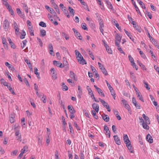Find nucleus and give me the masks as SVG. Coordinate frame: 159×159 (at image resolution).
I'll list each match as a JSON object with an SVG mask.
<instances>
[{
    "instance_id": "f257e3e1",
    "label": "nucleus",
    "mask_w": 159,
    "mask_h": 159,
    "mask_svg": "<svg viewBox=\"0 0 159 159\" xmlns=\"http://www.w3.org/2000/svg\"><path fill=\"white\" fill-rule=\"evenodd\" d=\"M20 126L18 124H13L12 129L14 130L15 132L16 139L18 141L21 142L22 140L21 135L20 132Z\"/></svg>"
},
{
    "instance_id": "f03ea898",
    "label": "nucleus",
    "mask_w": 159,
    "mask_h": 159,
    "mask_svg": "<svg viewBox=\"0 0 159 159\" xmlns=\"http://www.w3.org/2000/svg\"><path fill=\"white\" fill-rule=\"evenodd\" d=\"M75 55L77 60L80 64H82L83 65L86 64L85 60L84 59L81 54L80 53L79 51L77 50L75 51Z\"/></svg>"
},
{
    "instance_id": "7ed1b4c3",
    "label": "nucleus",
    "mask_w": 159,
    "mask_h": 159,
    "mask_svg": "<svg viewBox=\"0 0 159 159\" xmlns=\"http://www.w3.org/2000/svg\"><path fill=\"white\" fill-rule=\"evenodd\" d=\"M12 25L15 30V32L16 35L17 36H18L20 34V32L17 24L15 21H14Z\"/></svg>"
},
{
    "instance_id": "20e7f679",
    "label": "nucleus",
    "mask_w": 159,
    "mask_h": 159,
    "mask_svg": "<svg viewBox=\"0 0 159 159\" xmlns=\"http://www.w3.org/2000/svg\"><path fill=\"white\" fill-rule=\"evenodd\" d=\"M98 66L100 69L101 70L102 72L105 75H107L108 73L106 69L104 67L103 65L100 62H98Z\"/></svg>"
},
{
    "instance_id": "39448f33",
    "label": "nucleus",
    "mask_w": 159,
    "mask_h": 159,
    "mask_svg": "<svg viewBox=\"0 0 159 159\" xmlns=\"http://www.w3.org/2000/svg\"><path fill=\"white\" fill-rule=\"evenodd\" d=\"M45 7L46 9L54 16H56L57 14L53 9L47 5H46Z\"/></svg>"
},
{
    "instance_id": "423d86ee",
    "label": "nucleus",
    "mask_w": 159,
    "mask_h": 159,
    "mask_svg": "<svg viewBox=\"0 0 159 159\" xmlns=\"http://www.w3.org/2000/svg\"><path fill=\"white\" fill-rule=\"evenodd\" d=\"M3 27L5 30H7L9 27V21L5 20L3 23Z\"/></svg>"
},
{
    "instance_id": "0eeeda50",
    "label": "nucleus",
    "mask_w": 159,
    "mask_h": 159,
    "mask_svg": "<svg viewBox=\"0 0 159 159\" xmlns=\"http://www.w3.org/2000/svg\"><path fill=\"white\" fill-rule=\"evenodd\" d=\"M104 128L105 134L107 136H108V137L110 138V132L108 126L106 125H105L104 126Z\"/></svg>"
},
{
    "instance_id": "6e6552de",
    "label": "nucleus",
    "mask_w": 159,
    "mask_h": 159,
    "mask_svg": "<svg viewBox=\"0 0 159 159\" xmlns=\"http://www.w3.org/2000/svg\"><path fill=\"white\" fill-rule=\"evenodd\" d=\"M94 87L96 89V90L98 92V93L101 96L103 97H105V95L102 90L100 89L99 88H98L97 86L95 85H94Z\"/></svg>"
},
{
    "instance_id": "1a4fd4ad",
    "label": "nucleus",
    "mask_w": 159,
    "mask_h": 159,
    "mask_svg": "<svg viewBox=\"0 0 159 159\" xmlns=\"http://www.w3.org/2000/svg\"><path fill=\"white\" fill-rule=\"evenodd\" d=\"M16 11L18 15L21 18H24L25 16L24 14L21 11L19 8H17Z\"/></svg>"
},
{
    "instance_id": "9d476101",
    "label": "nucleus",
    "mask_w": 159,
    "mask_h": 159,
    "mask_svg": "<svg viewBox=\"0 0 159 159\" xmlns=\"http://www.w3.org/2000/svg\"><path fill=\"white\" fill-rule=\"evenodd\" d=\"M53 63L54 65L56 66L57 67L61 68H63V66H62V64L59 61H53Z\"/></svg>"
},
{
    "instance_id": "9b49d317",
    "label": "nucleus",
    "mask_w": 159,
    "mask_h": 159,
    "mask_svg": "<svg viewBox=\"0 0 159 159\" xmlns=\"http://www.w3.org/2000/svg\"><path fill=\"white\" fill-rule=\"evenodd\" d=\"M113 138L115 143L118 145H120L121 142L118 136L117 135H114L113 136Z\"/></svg>"
},
{
    "instance_id": "f8f14e48",
    "label": "nucleus",
    "mask_w": 159,
    "mask_h": 159,
    "mask_svg": "<svg viewBox=\"0 0 159 159\" xmlns=\"http://www.w3.org/2000/svg\"><path fill=\"white\" fill-rule=\"evenodd\" d=\"M99 25H100V27H99L100 30L101 31V32L102 33V34L103 35L104 34L103 28L104 27V25L103 23V22H102V21H101L99 22Z\"/></svg>"
},
{
    "instance_id": "ddd939ff",
    "label": "nucleus",
    "mask_w": 159,
    "mask_h": 159,
    "mask_svg": "<svg viewBox=\"0 0 159 159\" xmlns=\"http://www.w3.org/2000/svg\"><path fill=\"white\" fill-rule=\"evenodd\" d=\"M87 90L88 91L89 94V95H90L91 96V98H92V99H95V97L93 93L92 92V90L90 88H89V86H87Z\"/></svg>"
},
{
    "instance_id": "4468645a",
    "label": "nucleus",
    "mask_w": 159,
    "mask_h": 159,
    "mask_svg": "<svg viewBox=\"0 0 159 159\" xmlns=\"http://www.w3.org/2000/svg\"><path fill=\"white\" fill-rule=\"evenodd\" d=\"M124 31L125 34L127 35V36L129 37V38H130V39L134 42V39L133 37V36L131 35L130 33L128 32V31H126L125 29L124 30Z\"/></svg>"
},
{
    "instance_id": "2eb2a0df",
    "label": "nucleus",
    "mask_w": 159,
    "mask_h": 159,
    "mask_svg": "<svg viewBox=\"0 0 159 159\" xmlns=\"http://www.w3.org/2000/svg\"><path fill=\"white\" fill-rule=\"evenodd\" d=\"M104 46L105 48H106V50L107 51V52L109 54H112V52L111 49L109 48V47L107 45V44L105 43L104 42Z\"/></svg>"
},
{
    "instance_id": "dca6fc26",
    "label": "nucleus",
    "mask_w": 159,
    "mask_h": 159,
    "mask_svg": "<svg viewBox=\"0 0 159 159\" xmlns=\"http://www.w3.org/2000/svg\"><path fill=\"white\" fill-rule=\"evenodd\" d=\"M67 107L70 114H74L75 112V110L72 106L70 105H68Z\"/></svg>"
},
{
    "instance_id": "f3484780",
    "label": "nucleus",
    "mask_w": 159,
    "mask_h": 159,
    "mask_svg": "<svg viewBox=\"0 0 159 159\" xmlns=\"http://www.w3.org/2000/svg\"><path fill=\"white\" fill-rule=\"evenodd\" d=\"M123 139L125 143L126 144L130 143V141L129 140L128 136L127 134L124 135Z\"/></svg>"
},
{
    "instance_id": "a211bd4d",
    "label": "nucleus",
    "mask_w": 159,
    "mask_h": 159,
    "mask_svg": "<svg viewBox=\"0 0 159 159\" xmlns=\"http://www.w3.org/2000/svg\"><path fill=\"white\" fill-rule=\"evenodd\" d=\"M146 139L150 143H152L153 142V140L152 137L149 134L147 135Z\"/></svg>"
},
{
    "instance_id": "6ab92c4d",
    "label": "nucleus",
    "mask_w": 159,
    "mask_h": 159,
    "mask_svg": "<svg viewBox=\"0 0 159 159\" xmlns=\"http://www.w3.org/2000/svg\"><path fill=\"white\" fill-rule=\"evenodd\" d=\"M92 107L95 110V111L98 112L99 111V106L98 105L95 103H94L92 105Z\"/></svg>"
},
{
    "instance_id": "aec40b11",
    "label": "nucleus",
    "mask_w": 159,
    "mask_h": 159,
    "mask_svg": "<svg viewBox=\"0 0 159 159\" xmlns=\"http://www.w3.org/2000/svg\"><path fill=\"white\" fill-rule=\"evenodd\" d=\"M102 119L106 122H108L109 120V117L107 115H106L105 114H103L102 115Z\"/></svg>"
},
{
    "instance_id": "412c9836",
    "label": "nucleus",
    "mask_w": 159,
    "mask_h": 159,
    "mask_svg": "<svg viewBox=\"0 0 159 159\" xmlns=\"http://www.w3.org/2000/svg\"><path fill=\"white\" fill-rule=\"evenodd\" d=\"M3 4L8 9L9 11L10 12V7L9 5L7 2V0H2Z\"/></svg>"
},
{
    "instance_id": "4be33fe9",
    "label": "nucleus",
    "mask_w": 159,
    "mask_h": 159,
    "mask_svg": "<svg viewBox=\"0 0 159 159\" xmlns=\"http://www.w3.org/2000/svg\"><path fill=\"white\" fill-rule=\"evenodd\" d=\"M132 2L133 4L134 5L136 11L138 13H139V14H141V12L140 11V10H139L138 7L136 5L135 2H134V1L133 0H132Z\"/></svg>"
},
{
    "instance_id": "5701e85b",
    "label": "nucleus",
    "mask_w": 159,
    "mask_h": 159,
    "mask_svg": "<svg viewBox=\"0 0 159 159\" xmlns=\"http://www.w3.org/2000/svg\"><path fill=\"white\" fill-rule=\"evenodd\" d=\"M25 61L27 64L28 66L30 69L32 70L33 69L32 66L30 62V61L28 59H25Z\"/></svg>"
},
{
    "instance_id": "b1692460",
    "label": "nucleus",
    "mask_w": 159,
    "mask_h": 159,
    "mask_svg": "<svg viewBox=\"0 0 159 159\" xmlns=\"http://www.w3.org/2000/svg\"><path fill=\"white\" fill-rule=\"evenodd\" d=\"M50 71L52 73V77L55 79H56L57 78L56 76L57 74L56 72H55V71L54 69L53 68H52L50 70Z\"/></svg>"
},
{
    "instance_id": "393cba45",
    "label": "nucleus",
    "mask_w": 159,
    "mask_h": 159,
    "mask_svg": "<svg viewBox=\"0 0 159 159\" xmlns=\"http://www.w3.org/2000/svg\"><path fill=\"white\" fill-rule=\"evenodd\" d=\"M126 144V147L128 148V150L130 151V152L131 153H134L130 143H129Z\"/></svg>"
},
{
    "instance_id": "a878e982",
    "label": "nucleus",
    "mask_w": 159,
    "mask_h": 159,
    "mask_svg": "<svg viewBox=\"0 0 159 159\" xmlns=\"http://www.w3.org/2000/svg\"><path fill=\"white\" fill-rule=\"evenodd\" d=\"M99 99L100 102L102 104V105L106 108L107 107V106H109L108 103L107 102H105L104 100L101 99V98H99Z\"/></svg>"
},
{
    "instance_id": "bb28decb",
    "label": "nucleus",
    "mask_w": 159,
    "mask_h": 159,
    "mask_svg": "<svg viewBox=\"0 0 159 159\" xmlns=\"http://www.w3.org/2000/svg\"><path fill=\"white\" fill-rule=\"evenodd\" d=\"M70 76L71 78L75 80H76V79L75 78V75L73 72L71 71H70Z\"/></svg>"
},
{
    "instance_id": "cd10ccee",
    "label": "nucleus",
    "mask_w": 159,
    "mask_h": 159,
    "mask_svg": "<svg viewBox=\"0 0 159 159\" xmlns=\"http://www.w3.org/2000/svg\"><path fill=\"white\" fill-rule=\"evenodd\" d=\"M68 64L66 59L65 57H64L63 58V64L62 66H63V67L65 66H68Z\"/></svg>"
},
{
    "instance_id": "c85d7f7f",
    "label": "nucleus",
    "mask_w": 159,
    "mask_h": 159,
    "mask_svg": "<svg viewBox=\"0 0 159 159\" xmlns=\"http://www.w3.org/2000/svg\"><path fill=\"white\" fill-rule=\"evenodd\" d=\"M28 151V148L27 146H25L21 150V152L23 154L26 152Z\"/></svg>"
},
{
    "instance_id": "c756f323",
    "label": "nucleus",
    "mask_w": 159,
    "mask_h": 159,
    "mask_svg": "<svg viewBox=\"0 0 159 159\" xmlns=\"http://www.w3.org/2000/svg\"><path fill=\"white\" fill-rule=\"evenodd\" d=\"M21 125L23 128H25L26 127V125L25 122V119L24 117L22 118L21 119Z\"/></svg>"
},
{
    "instance_id": "7c9ffc66",
    "label": "nucleus",
    "mask_w": 159,
    "mask_h": 159,
    "mask_svg": "<svg viewBox=\"0 0 159 159\" xmlns=\"http://www.w3.org/2000/svg\"><path fill=\"white\" fill-rule=\"evenodd\" d=\"M138 64L139 65V66L141 67L143 70H146V69L144 66L141 62L137 60V61Z\"/></svg>"
},
{
    "instance_id": "2f4dec72",
    "label": "nucleus",
    "mask_w": 159,
    "mask_h": 159,
    "mask_svg": "<svg viewBox=\"0 0 159 159\" xmlns=\"http://www.w3.org/2000/svg\"><path fill=\"white\" fill-rule=\"evenodd\" d=\"M30 34L31 36H34V30L33 27L28 28Z\"/></svg>"
},
{
    "instance_id": "473e14b6",
    "label": "nucleus",
    "mask_w": 159,
    "mask_h": 159,
    "mask_svg": "<svg viewBox=\"0 0 159 159\" xmlns=\"http://www.w3.org/2000/svg\"><path fill=\"white\" fill-rule=\"evenodd\" d=\"M136 93L137 95V97L139 98V100H141L142 102H144V100L143 99L142 96V95L140 94V93H139V92H138Z\"/></svg>"
},
{
    "instance_id": "72a5a7b5",
    "label": "nucleus",
    "mask_w": 159,
    "mask_h": 159,
    "mask_svg": "<svg viewBox=\"0 0 159 159\" xmlns=\"http://www.w3.org/2000/svg\"><path fill=\"white\" fill-rule=\"evenodd\" d=\"M137 1L143 9H146L145 5L142 1L140 0H137Z\"/></svg>"
},
{
    "instance_id": "f704fd0d",
    "label": "nucleus",
    "mask_w": 159,
    "mask_h": 159,
    "mask_svg": "<svg viewBox=\"0 0 159 159\" xmlns=\"http://www.w3.org/2000/svg\"><path fill=\"white\" fill-rule=\"evenodd\" d=\"M110 91L111 94V95H112L113 98L114 99H115V98H116V94H115L114 90L113 89V88H112L111 89H110Z\"/></svg>"
},
{
    "instance_id": "c9c22d12",
    "label": "nucleus",
    "mask_w": 159,
    "mask_h": 159,
    "mask_svg": "<svg viewBox=\"0 0 159 159\" xmlns=\"http://www.w3.org/2000/svg\"><path fill=\"white\" fill-rule=\"evenodd\" d=\"M68 10L70 11V14L71 15H72L73 16L74 15V13H75V12H74V9L71 7H68Z\"/></svg>"
},
{
    "instance_id": "e433bc0d",
    "label": "nucleus",
    "mask_w": 159,
    "mask_h": 159,
    "mask_svg": "<svg viewBox=\"0 0 159 159\" xmlns=\"http://www.w3.org/2000/svg\"><path fill=\"white\" fill-rule=\"evenodd\" d=\"M21 36H20V38L21 39H23L25 38V36L26 35V33L24 30H22V32H21Z\"/></svg>"
},
{
    "instance_id": "4c0bfd02",
    "label": "nucleus",
    "mask_w": 159,
    "mask_h": 159,
    "mask_svg": "<svg viewBox=\"0 0 159 159\" xmlns=\"http://www.w3.org/2000/svg\"><path fill=\"white\" fill-rule=\"evenodd\" d=\"M15 114H13L11 115V123H12L15 122Z\"/></svg>"
},
{
    "instance_id": "58836bf2",
    "label": "nucleus",
    "mask_w": 159,
    "mask_h": 159,
    "mask_svg": "<svg viewBox=\"0 0 159 159\" xmlns=\"http://www.w3.org/2000/svg\"><path fill=\"white\" fill-rule=\"evenodd\" d=\"M46 35V31L44 30H40V35L41 36L43 37L44 36Z\"/></svg>"
},
{
    "instance_id": "ea45409f",
    "label": "nucleus",
    "mask_w": 159,
    "mask_h": 159,
    "mask_svg": "<svg viewBox=\"0 0 159 159\" xmlns=\"http://www.w3.org/2000/svg\"><path fill=\"white\" fill-rule=\"evenodd\" d=\"M91 113L95 119H98V116L96 115V112L94 110H92Z\"/></svg>"
},
{
    "instance_id": "a19ab883",
    "label": "nucleus",
    "mask_w": 159,
    "mask_h": 159,
    "mask_svg": "<svg viewBox=\"0 0 159 159\" xmlns=\"http://www.w3.org/2000/svg\"><path fill=\"white\" fill-rule=\"evenodd\" d=\"M147 124L146 122L145 123L144 122V123H143V127L144 129H149V127L147 125Z\"/></svg>"
},
{
    "instance_id": "79ce46f5",
    "label": "nucleus",
    "mask_w": 159,
    "mask_h": 159,
    "mask_svg": "<svg viewBox=\"0 0 159 159\" xmlns=\"http://www.w3.org/2000/svg\"><path fill=\"white\" fill-rule=\"evenodd\" d=\"M81 27L83 30H88V29L86 26V25L85 23H82L81 24Z\"/></svg>"
},
{
    "instance_id": "37998d69",
    "label": "nucleus",
    "mask_w": 159,
    "mask_h": 159,
    "mask_svg": "<svg viewBox=\"0 0 159 159\" xmlns=\"http://www.w3.org/2000/svg\"><path fill=\"white\" fill-rule=\"evenodd\" d=\"M121 37L119 34H116V40L119 42H120L121 40Z\"/></svg>"
},
{
    "instance_id": "c03bdc74",
    "label": "nucleus",
    "mask_w": 159,
    "mask_h": 159,
    "mask_svg": "<svg viewBox=\"0 0 159 159\" xmlns=\"http://www.w3.org/2000/svg\"><path fill=\"white\" fill-rule=\"evenodd\" d=\"M106 3L107 5V6L108 7L111 9H113V7L112 6L111 3L109 2V1L107 2Z\"/></svg>"
},
{
    "instance_id": "a18cd8bd",
    "label": "nucleus",
    "mask_w": 159,
    "mask_h": 159,
    "mask_svg": "<svg viewBox=\"0 0 159 159\" xmlns=\"http://www.w3.org/2000/svg\"><path fill=\"white\" fill-rule=\"evenodd\" d=\"M63 11L65 15L68 18L70 17V16L69 15V12L66 9H64V10H63Z\"/></svg>"
},
{
    "instance_id": "49530a36",
    "label": "nucleus",
    "mask_w": 159,
    "mask_h": 159,
    "mask_svg": "<svg viewBox=\"0 0 159 159\" xmlns=\"http://www.w3.org/2000/svg\"><path fill=\"white\" fill-rule=\"evenodd\" d=\"M26 23H27L28 28H29V27L31 28V27H33V26L32 25V24L31 23V22L30 21V20H27Z\"/></svg>"
},
{
    "instance_id": "de8ad7c7",
    "label": "nucleus",
    "mask_w": 159,
    "mask_h": 159,
    "mask_svg": "<svg viewBox=\"0 0 159 159\" xmlns=\"http://www.w3.org/2000/svg\"><path fill=\"white\" fill-rule=\"evenodd\" d=\"M143 84H144V86L147 89L149 90L150 89V88L149 87L148 83L147 82L143 81Z\"/></svg>"
},
{
    "instance_id": "09e8293b",
    "label": "nucleus",
    "mask_w": 159,
    "mask_h": 159,
    "mask_svg": "<svg viewBox=\"0 0 159 159\" xmlns=\"http://www.w3.org/2000/svg\"><path fill=\"white\" fill-rule=\"evenodd\" d=\"M50 2L53 7L54 8L56 7L57 6V5L56 4V3L54 2V0H51Z\"/></svg>"
},
{
    "instance_id": "8fccbe9b",
    "label": "nucleus",
    "mask_w": 159,
    "mask_h": 159,
    "mask_svg": "<svg viewBox=\"0 0 159 159\" xmlns=\"http://www.w3.org/2000/svg\"><path fill=\"white\" fill-rule=\"evenodd\" d=\"M145 120L146 121V122L148 124H150V121L148 116H146V117L144 118Z\"/></svg>"
},
{
    "instance_id": "3c124183",
    "label": "nucleus",
    "mask_w": 159,
    "mask_h": 159,
    "mask_svg": "<svg viewBox=\"0 0 159 159\" xmlns=\"http://www.w3.org/2000/svg\"><path fill=\"white\" fill-rule=\"evenodd\" d=\"M138 137L139 138V142L140 144L141 145L143 144L142 139L141 136L140 135H139Z\"/></svg>"
},
{
    "instance_id": "603ef678",
    "label": "nucleus",
    "mask_w": 159,
    "mask_h": 159,
    "mask_svg": "<svg viewBox=\"0 0 159 159\" xmlns=\"http://www.w3.org/2000/svg\"><path fill=\"white\" fill-rule=\"evenodd\" d=\"M139 53L142 58L144 59H145L146 58V56L145 55L142 51H139Z\"/></svg>"
},
{
    "instance_id": "864d4df0",
    "label": "nucleus",
    "mask_w": 159,
    "mask_h": 159,
    "mask_svg": "<svg viewBox=\"0 0 159 159\" xmlns=\"http://www.w3.org/2000/svg\"><path fill=\"white\" fill-rule=\"evenodd\" d=\"M39 25L42 27H46V24L43 21H41L39 24Z\"/></svg>"
},
{
    "instance_id": "5fc2aeb1",
    "label": "nucleus",
    "mask_w": 159,
    "mask_h": 159,
    "mask_svg": "<svg viewBox=\"0 0 159 159\" xmlns=\"http://www.w3.org/2000/svg\"><path fill=\"white\" fill-rule=\"evenodd\" d=\"M55 159H59V153L58 151L56 150L55 152Z\"/></svg>"
},
{
    "instance_id": "6e6d98bb",
    "label": "nucleus",
    "mask_w": 159,
    "mask_h": 159,
    "mask_svg": "<svg viewBox=\"0 0 159 159\" xmlns=\"http://www.w3.org/2000/svg\"><path fill=\"white\" fill-rule=\"evenodd\" d=\"M62 34L64 36L66 40H68L69 39V37L65 33H62Z\"/></svg>"
},
{
    "instance_id": "4d7b16f0",
    "label": "nucleus",
    "mask_w": 159,
    "mask_h": 159,
    "mask_svg": "<svg viewBox=\"0 0 159 159\" xmlns=\"http://www.w3.org/2000/svg\"><path fill=\"white\" fill-rule=\"evenodd\" d=\"M78 91L79 94H80V95H81L82 94V89L80 85H79L78 86Z\"/></svg>"
},
{
    "instance_id": "13d9d810",
    "label": "nucleus",
    "mask_w": 159,
    "mask_h": 159,
    "mask_svg": "<svg viewBox=\"0 0 159 159\" xmlns=\"http://www.w3.org/2000/svg\"><path fill=\"white\" fill-rule=\"evenodd\" d=\"M24 80L25 83V84H26V85L27 86H30V84H29V83L26 78H25L24 79Z\"/></svg>"
},
{
    "instance_id": "bf43d9fd",
    "label": "nucleus",
    "mask_w": 159,
    "mask_h": 159,
    "mask_svg": "<svg viewBox=\"0 0 159 159\" xmlns=\"http://www.w3.org/2000/svg\"><path fill=\"white\" fill-rule=\"evenodd\" d=\"M146 14L150 19H152V16L151 13L148 11H146Z\"/></svg>"
},
{
    "instance_id": "052dcab7",
    "label": "nucleus",
    "mask_w": 159,
    "mask_h": 159,
    "mask_svg": "<svg viewBox=\"0 0 159 159\" xmlns=\"http://www.w3.org/2000/svg\"><path fill=\"white\" fill-rule=\"evenodd\" d=\"M93 73L95 74V76L98 79L99 78V75L98 74V72L97 71H93Z\"/></svg>"
},
{
    "instance_id": "680f3d73",
    "label": "nucleus",
    "mask_w": 159,
    "mask_h": 159,
    "mask_svg": "<svg viewBox=\"0 0 159 159\" xmlns=\"http://www.w3.org/2000/svg\"><path fill=\"white\" fill-rule=\"evenodd\" d=\"M5 75L6 76H7L9 79H10V75H9V72L8 71H5Z\"/></svg>"
},
{
    "instance_id": "e2e57ef3",
    "label": "nucleus",
    "mask_w": 159,
    "mask_h": 159,
    "mask_svg": "<svg viewBox=\"0 0 159 159\" xmlns=\"http://www.w3.org/2000/svg\"><path fill=\"white\" fill-rule=\"evenodd\" d=\"M11 46L13 49H16V46L11 41Z\"/></svg>"
},
{
    "instance_id": "0e129e2a",
    "label": "nucleus",
    "mask_w": 159,
    "mask_h": 159,
    "mask_svg": "<svg viewBox=\"0 0 159 159\" xmlns=\"http://www.w3.org/2000/svg\"><path fill=\"white\" fill-rule=\"evenodd\" d=\"M8 83L6 82V81H5L3 84L4 86H7V87L8 89L10 90V86H9L8 85Z\"/></svg>"
},
{
    "instance_id": "69168bd1",
    "label": "nucleus",
    "mask_w": 159,
    "mask_h": 159,
    "mask_svg": "<svg viewBox=\"0 0 159 159\" xmlns=\"http://www.w3.org/2000/svg\"><path fill=\"white\" fill-rule=\"evenodd\" d=\"M105 81L109 90L113 88L111 86V85L109 84L107 81L106 80Z\"/></svg>"
},
{
    "instance_id": "338daca9",
    "label": "nucleus",
    "mask_w": 159,
    "mask_h": 159,
    "mask_svg": "<svg viewBox=\"0 0 159 159\" xmlns=\"http://www.w3.org/2000/svg\"><path fill=\"white\" fill-rule=\"evenodd\" d=\"M46 143H47L48 145L49 143L50 142V139H49V135L47 136V137L46 138Z\"/></svg>"
},
{
    "instance_id": "774afa93",
    "label": "nucleus",
    "mask_w": 159,
    "mask_h": 159,
    "mask_svg": "<svg viewBox=\"0 0 159 159\" xmlns=\"http://www.w3.org/2000/svg\"><path fill=\"white\" fill-rule=\"evenodd\" d=\"M68 89V88L66 85H64L62 87V89L63 91H67Z\"/></svg>"
}]
</instances>
